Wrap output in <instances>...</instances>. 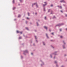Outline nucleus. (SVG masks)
<instances>
[{"mask_svg":"<svg viewBox=\"0 0 67 67\" xmlns=\"http://www.w3.org/2000/svg\"><path fill=\"white\" fill-rule=\"evenodd\" d=\"M51 57H52V56L51 55Z\"/></svg>","mask_w":67,"mask_h":67,"instance_id":"nucleus-39","label":"nucleus"},{"mask_svg":"<svg viewBox=\"0 0 67 67\" xmlns=\"http://www.w3.org/2000/svg\"><path fill=\"white\" fill-rule=\"evenodd\" d=\"M22 0H20V1H21Z\"/></svg>","mask_w":67,"mask_h":67,"instance_id":"nucleus-33","label":"nucleus"},{"mask_svg":"<svg viewBox=\"0 0 67 67\" xmlns=\"http://www.w3.org/2000/svg\"><path fill=\"white\" fill-rule=\"evenodd\" d=\"M44 11H45V8L44 9Z\"/></svg>","mask_w":67,"mask_h":67,"instance_id":"nucleus-31","label":"nucleus"},{"mask_svg":"<svg viewBox=\"0 0 67 67\" xmlns=\"http://www.w3.org/2000/svg\"><path fill=\"white\" fill-rule=\"evenodd\" d=\"M13 2L14 3V0L13 1Z\"/></svg>","mask_w":67,"mask_h":67,"instance_id":"nucleus-19","label":"nucleus"},{"mask_svg":"<svg viewBox=\"0 0 67 67\" xmlns=\"http://www.w3.org/2000/svg\"><path fill=\"white\" fill-rule=\"evenodd\" d=\"M46 35L47 38H48V36H47V34H46Z\"/></svg>","mask_w":67,"mask_h":67,"instance_id":"nucleus-7","label":"nucleus"},{"mask_svg":"<svg viewBox=\"0 0 67 67\" xmlns=\"http://www.w3.org/2000/svg\"><path fill=\"white\" fill-rule=\"evenodd\" d=\"M19 39L21 38V37H19Z\"/></svg>","mask_w":67,"mask_h":67,"instance_id":"nucleus-23","label":"nucleus"},{"mask_svg":"<svg viewBox=\"0 0 67 67\" xmlns=\"http://www.w3.org/2000/svg\"><path fill=\"white\" fill-rule=\"evenodd\" d=\"M50 11V9H49L48 10V12H49V11Z\"/></svg>","mask_w":67,"mask_h":67,"instance_id":"nucleus-14","label":"nucleus"},{"mask_svg":"<svg viewBox=\"0 0 67 67\" xmlns=\"http://www.w3.org/2000/svg\"><path fill=\"white\" fill-rule=\"evenodd\" d=\"M51 14H52V13H51Z\"/></svg>","mask_w":67,"mask_h":67,"instance_id":"nucleus-41","label":"nucleus"},{"mask_svg":"<svg viewBox=\"0 0 67 67\" xmlns=\"http://www.w3.org/2000/svg\"><path fill=\"white\" fill-rule=\"evenodd\" d=\"M52 47H53V46H52Z\"/></svg>","mask_w":67,"mask_h":67,"instance_id":"nucleus-44","label":"nucleus"},{"mask_svg":"<svg viewBox=\"0 0 67 67\" xmlns=\"http://www.w3.org/2000/svg\"><path fill=\"white\" fill-rule=\"evenodd\" d=\"M51 7H53V5L52 4L51 5Z\"/></svg>","mask_w":67,"mask_h":67,"instance_id":"nucleus-24","label":"nucleus"},{"mask_svg":"<svg viewBox=\"0 0 67 67\" xmlns=\"http://www.w3.org/2000/svg\"><path fill=\"white\" fill-rule=\"evenodd\" d=\"M20 34H22V32H20Z\"/></svg>","mask_w":67,"mask_h":67,"instance_id":"nucleus-17","label":"nucleus"},{"mask_svg":"<svg viewBox=\"0 0 67 67\" xmlns=\"http://www.w3.org/2000/svg\"><path fill=\"white\" fill-rule=\"evenodd\" d=\"M58 7H59V6H58Z\"/></svg>","mask_w":67,"mask_h":67,"instance_id":"nucleus-36","label":"nucleus"},{"mask_svg":"<svg viewBox=\"0 0 67 67\" xmlns=\"http://www.w3.org/2000/svg\"><path fill=\"white\" fill-rule=\"evenodd\" d=\"M51 34H52V35H54V33L53 32Z\"/></svg>","mask_w":67,"mask_h":67,"instance_id":"nucleus-9","label":"nucleus"},{"mask_svg":"<svg viewBox=\"0 0 67 67\" xmlns=\"http://www.w3.org/2000/svg\"><path fill=\"white\" fill-rule=\"evenodd\" d=\"M35 14H36H36H37V13H36Z\"/></svg>","mask_w":67,"mask_h":67,"instance_id":"nucleus-35","label":"nucleus"},{"mask_svg":"<svg viewBox=\"0 0 67 67\" xmlns=\"http://www.w3.org/2000/svg\"><path fill=\"white\" fill-rule=\"evenodd\" d=\"M65 16H67V15H66Z\"/></svg>","mask_w":67,"mask_h":67,"instance_id":"nucleus-30","label":"nucleus"},{"mask_svg":"<svg viewBox=\"0 0 67 67\" xmlns=\"http://www.w3.org/2000/svg\"><path fill=\"white\" fill-rule=\"evenodd\" d=\"M27 19L28 20H29V18H27Z\"/></svg>","mask_w":67,"mask_h":67,"instance_id":"nucleus-15","label":"nucleus"},{"mask_svg":"<svg viewBox=\"0 0 67 67\" xmlns=\"http://www.w3.org/2000/svg\"><path fill=\"white\" fill-rule=\"evenodd\" d=\"M36 42H37V40H36Z\"/></svg>","mask_w":67,"mask_h":67,"instance_id":"nucleus-40","label":"nucleus"},{"mask_svg":"<svg viewBox=\"0 0 67 67\" xmlns=\"http://www.w3.org/2000/svg\"><path fill=\"white\" fill-rule=\"evenodd\" d=\"M44 3H45V4H44L43 5V7H44V6L46 5V4H47L46 2H44Z\"/></svg>","mask_w":67,"mask_h":67,"instance_id":"nucleus-3","label":"nucleus"},{"mask_svg":"<svg viewBox=\"0 0 67 67\" xmlns=\"http://www.w3.org/2000/svg\"><path fill=\"white\" fill-rule=\"evenodd\" d=\"M63 42L64 44H65V42H64V41H63Z\"/></svg>","mask_w":67,"mask_h":67,"instance_id":"nucleus-16","label":"nucleus"},{"mask_svg":"<svg viewBox=\"0 0 67 67\" xmlns=\"http://www.w3.org/2000/svg\"><path fill=\"white\" fill-rule=\"evenodd\" d=\"M31 54H32V55H33V53H31Z\"/></svg>","mask_w":67,"mask_h":67,"instance_id":"nucleus-32","label":"nucleus"},{"mask_svg":"<svg viewBox=\"0 0 67 67\" xmlns=\"http://www.w3.org/2000/svg\"><path fill=\"white\" fill-rule=\"evenodd\" d=\"M60 9H62V7H61V6L60 7Z\"/></svg>","mask_w":67,"mask_h":67,"instance_id":"nucleus-20","label":"nucleus"},{"mask_svg":"<svg viewBox=\"0 0 67 67\" xmlns=\"http://www.w3.org/2000/svg\"><path fill=\"white\" fill-rule=\"evenodd\" d=\"M46 17H45V18H44L46 20Z\"/></svg>","mask_w":67,"mask_h":67,"instance_id":"nucleus-21","label":"nucleus"},{"mask_svg":"<svg viewBox=\"0 0 67 67\" xmlns=\"http://www.w3.org/2000/svg\"><path fill=\"white\" fill-rule=\"evenodd\" d=\"M37 25L38 26V23H37Z\"/></svg>","mask_w":67,"mask_h":67,"instance_id":"nucleus-29","label":"nucleus"},{"mask_svg":"<svg viewBox=\"0 0 67 67\" xmlns=\"http://www.w3.org/2000/svg\"><path fill=\"white\" fill-rule=\"evenodd\" d=\"M35 37L36 39V38H37V37H36V36H35Z\"/></svg>","mask_w":67,"mask_h":67,"instance_id":"nucleus-18","label":"nucleus"},{"mask_svg":"<svg viewBox=\"0 0 67 67\" xmlns=\"http://www.w3.org/2000/svg\"><path fill=\"white\" fill-rule=\"evenodd\" d=\"M63 66H62V67H63Z\"/></svg>","mask_w":67,"mask_h":67,"instance_id":"nucleus-42","label":"nucleus"},{"mask_svg":"<svg viewBox=\"0 0 67 67\" xmlns=\"http://www.w3.org/2000/svg\"><path fill=\"white\" fill-rule=\"evenodd\" d=\"M14 9H15V7L14 8H13V10H14Z\"/></svg>","mask_w":67,"mask_h":67,"instance_id":"nucleus-22","label":"nucleus"},{"mask_svg":"<svg viewBox=\"0 0 67 67\" xmlns=\"http://www.w3.org/2000/svg\"><path fill=\"white\" fill-rule=\"evenodd\" d=\"M61 2H65V1L64 0L61 1H60Z\"/></svg>","mask_w":67,"mask_h":67,"instance_id":"nucleus-4","label":"nucleus"},{"mask_svg":"<svg viewBox=\"0 0 67 67\" xmlns=\"http://www.w3.org/2000/svg\"><path fill=\"white\" fill-rule=\"evenodd\" d=\"M28 16H30V15H29V13H28Z\"/></svg>","mask_w":67,"mask_h":67,"instance_id":"nucleus-12","label":"nucleus"},{"mask_svg":"<svg viewBox=\"0 0 67 67\" xmlns=\"http://www.w3.org/2000/svg\"><path fill=\"white\" fill-rule=\"evenodd\" d=\"M61 38H63V36H60Z\"/></svg>","mask_w":67,"mask_h":67,"instance_id":"nucleus-11","label":"nucleus"},{"mask_svg":"<svg viewBox=\"0 0 67 67\" xmlns=\"http://www.w3.org/2000/svg\"><path fill=\"white\" fill-rule=\"evenodd\" d=\"M26 29H27V30H28V28H26Z\"/></svg>","mask_w":67,"mask_h":67,"instance_id":"nucleus-13","label":"nucleus"},{"mask_svg":"<svg viewBox=\"0 0 67 67\" xmlns=\"http://www.w3.org/2000/svg\"><path fill=\"white\" fill-rule=\"evenodd\" d=\"M43 45H45V44H44V42H43Z\"/></svg>","mask_w":67,"mask_h":67,"instance_id":"nucleus-25","label":"nucleus"},{"mask_svg":"<svg viewBox=\"0 0 67 67\" xmlns=\"http://www.w3.org/2000/svg\"><path fill=\"white\" fill-rule=\"evenodd\" d=\"M63 48H65V47H63Z\"/></svg>","mask_w":67,"mask_h":67,"instance_id":"nucleus-34","label":"nucleus"},{"mask_svg":"<svg viewBox=\"0 0 67 67\" xmlns=\"http://www.w3.org/2000/svg\"><path fill=\"white\" fill-rule=\"evenodd\" d=\"M53 18H55V16H54L53 17Z\"/></svg>","mask_w":67,"mask_h":67,"instance_id":"nucleus-27","label":"nucleus"},{"mask_svg":"<svg viewBox=\"0 0 67 67\" xmlns=\"http://www.w3.org/2000/svg\"><path fill=\"white\" fill-rule=\"evenodd\" d=\"M55 63H56L57 62L56 61H55Z\"/></svg>","mask_w":67,"mask_h":67,"instance_id":"nucleus-26","label":"nucleus"},{"mask_svg":"<svg viewBox=\"0 0 67 67\" xmlns=\"http://www.w3.org/2000/svg\"><path fill=\"white\" fill-rule=\"evenodd\" d=\"M63 24H59L58 25H57V26H60V25H63Z\"/></svg>","mask_w":67,"mask_h":67,"instance_id":"nucleus-2","label":"nucleus"},{"mask_svg":"<svg viewBox=\"0 0 67 67\" xmlns=\"http://www.w3.org/2000/svg\"><path fill=\"white\" fill-rule=\"evenodd\" d=\"M35 4H36V6L37 7V4H36V3H35L32 4V6L33 7V6L34 5H35Z\"/></svg>","mask_w":67,"mask_h":67,"instance_id":"nucleus-1","label":"nucleus"},{"mask_svg":"<svg viewBox=\"0 0 67 67\" xmlns=\"http://www.w3.org/2000/svg\"><path fill=\"white\" fill-rule=\"evenodd\" d=\"M66 30H67V28H66Z\"/></svg>","mask_w":67,"mask_h":67,"instance_id":"nucleus-37","label":"nucleus"},{"mask_svg":"<svg viewBox=\"0 0 67 67\" xmlns=\"http://www.w3.org/2000/svg\"><path fill=\"white\" fill-rule=\"evenodd\" d=\"M49 31H51V30H49Z\"/></svg>","mask_w":67,"mask_h":67,"instance_id":"nucleus-38","label":"nucleus"},{"mask_svg":"<svg viewBox=\"0 0 67 67\" xmlns=\"http://www.w3.org/2000/svg\"><path fill=\"white\" fill-rule=\"evenodd\" d=\"M44 28H45V29H47V27L45 26H44Z\"/></svg>","mask_w":67,"mask_h":67,"instance_id":"nucleus-6","label":"nucleus"},{"mask_svg":"<svg viewBox=\"0 0 67 67\" xmlns=\"http://www.w3.org/2000/svg\"><path fill=\"white\" fill-rule=\"evenodd\" d=\"M54 58H55V57Z\"/></svg>","mask_w":67,"mask_h":67,"instance_id":"nucleus-43","label":"nucleus"},{"mask_svg":"<svg viewBox=\"0 0 67 67\" xmlns=\"http://www.w3.org/2000/svg\"><path fill=\"white\" fill-rule=\"evenodd\" d=\"M61 12H63L62 10H61Z\"/></svg>","mask_w":67,"mask_h":67,"instance_id":"nucleus-28","label":"nucleus"},{"mask_svg":"<svg viewBox=\"0 0 67 67\" xmlns=\"http://www.w3.org/2000/svg\"><path fill=\"white\" fill-rule=\"evenodd\" d=\"M17 33H20V32L19 31H17Z\"/></svg>","mask_w":67,"mask_h":67,"instance_id":"nucleus-5","label":"nucleus"},{"mask_svg":"<svg viewBox=\"0 0 67 67\" xmlns=\"http://www.w3.org/2000/svg\"><path fill=\"white\" fill-rule=\"evenodd\" d=\"M60 31H62V29H60Z\"/></svg>","mask_w":67,"mask_h":67,"instance_id":"nucleus-10","label":"nucleus"},{"mask_svg":"<svg viewBox=\"0 0 67 67\" xmlns=\"http://www.w3.org/2000/svg\"><path fill=\"white\" fill-rule=\"evenodd\" d=\"M20 16H21V15H18V18H20Z\"/></svg>","mask_w":67,"mask_h":67,"instance_id":"nucleus-8","label":"nucleus"}]
</instances>
